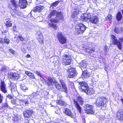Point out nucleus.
<instances>
[{
  "label": "nucleus",
  "mask_w": 123,
  "mask_h": 123,
  "mask_svg": "<svg viewBox=\"0 0 123 123\" xmlns=\"http://www.w3.org/2000/svg\"><path fill=\"white\" fill-rule=\"evenodd\" d=\"M56 19H51L49 22V25L50 27L56 30L57 27L55 23L60 20H62L63 18V16L62 13L61 12H57L56 16Z\"/></svg>",
  "instance_id": "nucleus-1"
},
{
  "label": "nucleus",
  "mask_w": 123,
  "mask_h": 123,
  "mask_svg": "<svg viewBox=\"0 0 123 123\" xmlns=\"http://www.w3.org/2000/svg\"><path fill=\"white\" fill-rule=\"evenodd\" d=\"M107 99L103 97L98 98L95 103L96 106L102 110H105L106 106V103Z\"/></svg>",
  "instance_id": "nucleus-2"
},
{
  "label": "nucleus",
  "mask_w": 123,
  "mask_h": 123,
  "mask_svg": "<svg viewBox=\"0 0 123 123\" xmlns=\"http://www.w3.org/2000/svg\"><path fill=\"white\" fill-rule=\"evenodd\" d=\"M61 85L59 84L56 80H55L54 85L56 88L61 91L64 92L66 93L68 92V91L66 85L62 80H60Z\"/></svg>",
  "instance_id": "nucleus-3"
},
{
  "label": "nucleus",
  "mask_w": 123,
  "mask_h": 123,
  "mask_svg": "<svg viewBox=\"0 0 123 123\" xmlns=\"http://www.w3.org/2000/svg\"><path fill=\"white\" fill-rule=\"evenodd\" d=\"M86 28V26L83 24H79L76 26L75 32L78 34L82 33L85 30Z\"/></svg>",
  "instance_id": "nucleus-4"
},
{
  "label": "nucleus",
  "mask_w": 123,
  "mask_h": 123,
  "mask_svg": "<svg viewBox=\"0 0 123 123\" xmlns=\"http://www.w3.org/2000/svg\"><path fill=\"white\" fill-rule=\"evenodd\" d=\"M62 58V63L63 65H66L70 64L71 60L69 55L64 54Z\"/></svg>",
  "instance_id": "nucleus-5"
},
{
  "label": "nucleus",
  "mask_w": 123,
  "mask_h": 123,
  "mask_svg": "<svg viewBox=\"0 0 123 123\" xmlns=\"http://www.w3.org/2000/svg\"><path fill=\"white\" fill-rule=\"evenodd\" d=\"M57 37L59 41L61 44H64L66 43L67 39L62 35L61 32H58Z\"/></svg>",
  "instance_id": "nucleus-6"
},
{
  "label": "nucleus",
  "mask_w": 123,
  "mask_h": 123,
  "mask_svg": "<svg viewBox=\"0 0 123 123\" xmlns=\"http://www.w3.org/2000/svg\"><path fill=\"white\" fill-rule=\"evenodd\" d=\"M111 38L112 40L113 44V45H116L119 49H121V43L119 40H117L116 37L113 35H112Z\"/></svg>",
  "instance_id": "nucleus-7"
},
{
  "label": "nucleus",
  "mask_w": 123,
  "mask_h": 123,
  "mask_svg": "<svg viewBox=\"0 0 123 123\" xmlns=\"http://www.w3.org/2000/svg\"><path fill=\"white\" fill-rule=\"evenodd\" d=\"M79 88L80 91L84 92L88 88L87 84L84 81L81 82L79 83Z\"/></svg>",
  "instance_id": "nucleus-8"
},
{
  "label": "nucleus",
  "mask_w": 123,
  "mask_h": 123,
  "mask_svg": "<svg viewBox=\"0 0 123 123\" xmlns=\"http://www.w3.org/2000/svg\"><path fill=\"white\" fill-rule=\"evenodd\" d=\"M84 109L86 111L87 113H90L93 114L94 113L93 110V106L92 105L88 104L85 105L84 106Z\"/></svg>",
  "instance_id": "nucleus-9"
},
{
  "label": "nucleus",
  "mask_w": 123,
  "mask_h": 123,
  "mask_svg": "<svg viewBox=\"0 0 123 123\" xmlns=\"http://www.w3.org/2000/svg\"><path fill=\"white\" fill-rule=\"evenodd\" d=\"M90 16L89 19L91 22L96 24L99 22V19L97 16L92 14H90Z\"/></svg>",
  "instance_id": "nucleus-10"
},
{
  "label": "nucleus",
  "mask_w": 123,
  "mask_h": 123,
  "mask_svg": "<svg viewBox=\"0 0 123 123\" xmlns=\"http://www.w3.org/2000/svg\"><path fill=\"white\" fill-rule=\"evenodd\" d=\"M73 10V12L72 14V17L73 18H74V20L76 21L78 20L79 19L77 17V15L79 13V8L77 7H75Z\"/></svg>",
  "instance_id": "nucleus-11"
},
{
  "label": "nucleus",
  "mask_w": 123,
  "mask_h": 123,
  "mask_svg": "<svg viewBox=\"0 0 123 123\" xmlns=\"http://www.w3.org/2000/svg\"><path fill=\"white\" fill-rule=\"evenodd\" d=\"M8 75L9 78L15 80H17L20 77V74L16 73L10 72Z\"/></svg>",
  "instance_id": "nucleus-12"
},
{
  "label": "nucleus",
  "mask_w": 123,
  "mask_h": 123,
  "mask_svg": "<svg viewBox=\"0 0 123 123\" xmlns=\"http://www.w3.org/2000/svg\"><path fill=\"white\" fill-rule=\"evenodd\" d=\"M63 112L66 115L72 118H74L75 116V114L73 113L71 110L69 109L65 108Z\"/></svg>",
  "instance_id": "nucleus-13"
},
{
  "label": "nucleus",
  "mask_w": 123,
  "mask_h": 123,
  "mask_svg": "<svg viewBox=\"0 0 123 123\" xmlns=\"http://www.w3.org/2000/svg\"><path fill=\"white\" fill-rule=\"evenodd\" d=\"M33 113V111L30 109L26 110L23 112V115L25 118H28L30 117Z\"/></svg>",
  "instance_id": "nucleus-14"
},
{
  "label": "nucleus",
  "mask_w": 123,
  "mask_h": 123,
  "mask_svg": "<svg viewBox=\"0 0 123 123\" xmlns=\"http://www.w3.org/2000/svg\"><path fill=\"white\" fill-rule=\"evenodd\" d=\"M27 5V2L26 0H19L18 5L21 8H25Z\"/></svg>",
  "instance_id": "nucleus-15"
},
{
  "label": "nucleus",
  "mask_w": 123,
  "mask_h": 123,
  "mask_svg": "<svg viewBox=\"0 0 123 123\" xmlns=\"http://www.w3.org/2000/svg\"><path fill=\"white\" fill-rule=\"evenodd\" d=\"M117 117L120 120H123V110L121 109L117 113Z\"/></svg>",
  "instance_id": "nucleus-16"
},
{
  "label": "nucleus",
  "mask_w": 123,
  "mask_h": 123,
  "mask_svg": "<svg viewBox=\"0 0 123 123\" xmlns=\"http://www.w3.org/2000/svg\"><path fill=\"white\" fill-rule=\"evenodd\" d=\"M0 88L1 91L5 93L7 92V90L6 88V85L4 81H1Z\"/></svg>",
  "instance_id": "nucleus-17"
},
{
  "label": "nucleus",
  "mask_w": 123,
  "mask_h": 123,
  "mask_svg": "<svg viewBox=\"0 0 123 123\" xmlns=\"http://www.w3.org/2000/svg\"><path fill=\"white\" fill-rule=\"evenodd\" d=\"M90 13H88V14H82L81 15V19L83 21H87L88 19H89V18H90Z\"/></svg>",
  "instance_id": "nucleus-18"
},
{
  "label": "nucleus",
  "mask_w": 123,
  "mask_h": 123,
  "mask_svg": "<svg viewBox=\"0 0 123 123\" xmlns=\"http://www.w3.org/2000/svg\"><path fill=\"white\" fill-rule=\"evenodd\" d=\"M73 101L75 106L77 110L79 111L80 113L81 114V107L78 102L74 99H73Z\"/></svg>",
  "instance_id": "nucleus-19"
},
{
  "label": "nucleus",
  "mask_w": 123,
  "mask_h": 123,
  "mask_svg": "<svg viewBox=\"0 0 123 123\" xmlns=\"http://www.w3.org/2000/svg\"><path fill=\"white\" fill-rule=\"evenodd\" d=\"M55 80L52 79L50 77L49 78L48 80L45 81V83L49 86H50L54 84Z\"/></svg>",
  "instance_id": "nucleus-20"
},
{
  "label": "nucleus",
  "mask_w": 123,
  "mask_h": 123,
  "mask_svg": "<svg viewBox=\"0 0 123 123\" xmlns=\"http://www.w3.org/2000/svg\"><path fill=\"white\" fill-rule=\"evenodd\" d=\"M90 74L87 70H85L83 71L81 77L83 79H86L90 76Z\"/></svg>",
  "instance_id": "nucleus-21"
},
{
  "label": "nucleus",
  "mask_w": 123,
  "mask_h": 123,
  "mask_svg": "<svg viewBox=\"0 0 123 123\" xmlns=\"http://www.w3.org/2000/svg\"><path fill=\"white\" fill-rule=\"evenodd\" d=\"M84 92L87 95H91L94 93V90L92 88H88Z\"/></svg>",
  "instance_id": "nucleus-22"
},
{
  "label": "nucleus",
  "mask_w": 123,
  "mask_h": 123,
  "mask_svg": "<svg viewBox=\"0 0 123 123\" xmlns=\"http://www.w3.org/2000/svg\"><path fill=\"white\" fill-rule=\"evenodd\" d=\"M76 100L77 102H78L81 105H82L84 104V99L80 96H77Z\"/></svg>",
  "instance_id": "nucleus-23"
},
{
  "label": "nucleus",
  "mask_w": 123,
  "mask_h": 123,
  "mask_svg": "<svg viewBox=\"0 0 123 123\" xmlns=\"http://www.w3.org/2000/svg\"><path fill=\"white\" fill-rule=\"evenodd\" d=\"M43 8V7L40 5L37 6L34 8L33 10L32 11L36 12L37 11L40 12L41 11Z\"/></svg>",
  "instance_id": "nucleus-24"
},
{
  "label": "nucleus",
  "mask_w": 123,
  "mask_h": 123,
  "mask_svg": "<svg viewBox=\"0 0 123 123\" xmlns=\"http://www.w3.org/2000/svg\"><path fill=\"white\" fill-rule=\"evenodd\" d=\"M25 74L27 75L31 79H33L35 78V76L33 73L27 71H25Z\"/></svg>",
  "instance_id": "nucleus-25"
},
{
  "label": "nucleus",
  "mask_w": 123,
  "mask_h": 123,
  "mask_svg": "<svg viewBox=\"0 0 123 123\" xmlns=\"http://www.w3.org/2000/svg\"><path fill=\"white\" fill-rule=\"evenodd\" d=\"M80 67L81 69L83 71V68H86V67L87 64L86 63L85 61H83L80 64Z\"/></svg>",
  "instance_id": "nucleus-26"
},
{
  "label": "nucleus",
  "mask_w": 123,
  "mask_h": 123,
  "mask_svg": "<svg viewBox=\"0 0 123 123\" xmlns=\"http://www.w3.org/2000/svg\"><path fill=\"white\" fill-rule=\"evenodd\" d=\"M60 2V1L58 0L55 1L53 3L51 4L50 7L52 8H54L58 5V4Z\"/></svg>",
  "instance_id": "nucleus-27"
},
{
  "label": "nucleus",
  "mask_w": 123,
  "mask_h": 123,
  "mask_svg": "<svg viewBox=\"0 0 123 123\" xmlns=\"http://www.w3.org/2000/svg\"><path fill=\"white\" fill-rule=\"evenodd\" d=\"M122 16L121 13L120 12H118L116 16V18L118 21H120L122 19Z\"/></svg>",
  "instance_id": "nucleus-28"
},
{
  "label": "nucleus",
  "mask_w": 123,
  "mask_h": 123,
  "mask_svg": "<svg viewBox=\"0 0 123 123\" xmlns=\"http://www.w3.org/2000/svg\"><path fill=\"white\" fill-rule=\"evenodd\" d=\"M57 11L55 10H53L50 13V14L48 16L49 18H51L53 16L57 14Z\"/></svg>",
  "instance_id": "nucleus-29"
},
{
  "label": "nucleus",
  "mask_w": 123,
  "mask_h": 123,
  "mask_svg": "<svg viewBox=\"0 0 123 123\" xmlns=\"http://www.w3.org/2000/svg\"><path fill=\"white\" fill-rule=\"evenodd\" d=\"M20 88L21 90L24 92H26L28 90V87L24 85H21Z\"/></svg>",
  "instance_id": "nucleus-30"
},
{
  "label": "nucleus",
  "mask_w": 123,
  "mask_h": 123,
  "mask_svg": "<svg viewBox=\"0 0 123 123\" xmlns=\"http://www.w3.org/2000/svg\"><path fill=\"white\" fill-rule=\"evenodd\" d=\"M37 35L39 37H38V40L40 41H41L42 42H43V36L42 35V34L41 32L39 31L37 32Z\"/></svg>",
  "instance_id": "nucleus-31"
},
{
  "label": "nucleus",
  "mask_w": 123,
  "mask_h": 123,
  "mask_svg": "<svg viewBox=\"0 0 123 123\" xmlns=\"http://www.w3.org/2000/svg\"><path fill=\"white\" fill-rule=\"evenodd\" d=\"M11 2L15 8H16L18 7L17 2L15 0H11Z\"/></svg>",
  "instance_id": "nucleus-32"
},
{
  "label": "nucleus",
  "mask_w": 123,
  "mask_h": 123,
  "mask_svg": "<svg viewBox=\"0 0 123 123\" xmlns=\"http://www.w3.org/2000/svg\"><path fill=\"white\" fill-rule=\"evenodd\" d=\"M67 72L68 73L71 72H75L76 70L74 68H73L71 67L69 68L67 70Z\"/></svg>",
  "instance_id": "nucleus-33"
},
{
  "label": "nucleus",
  "mask_w": 123,
  "mask_h": 123,
  "mask_svg": "<svg viewBox=\"0 0 123 123\" xmlns=\"http://www.w3.org/2000/svg\"><path fill=\"white\" fill-rule=\"evenodd\" d=\"M68 77L70 78L74 77L76 74V72L68 73Z\"/></svg>",
  "instance_id": "nucleus-34"
},
{
  "label": "nucleus",
  "mask_w": 123,
  "mask_h": 123,
  "mask_svg": "<svg viewBox=\"0 0 123 123\" xmlns=\"http://www.w3.org/2000/svg\"><path fill=\"white\" fill-rule=\"evenodd\" d=\"M9 69V68L8 67H6V66H3L0 69V70L2 72H5L6 71H7Z\"/></svg>",
  "instance_id": "nucleus-35"
},
{
  "label": "nucleus",
  "mask_w": 123,
  "mask_h": 123,
  "mask_svg": "<svg viewBox=\"0 0 123 123\" xmlns=\"http://www.w3.org/2000/svg\"><path fill=\"white\" fill-rule=\"evenodd\" d=\"M88 47L87 48H86V51L89 54H91L92 53L94 52V50L90 49H88Z\"/></svg>",
  "instance_id": "nucleus-36"
},
{
  "label": "nucleus",
  "mask_w": 123,
  "mask_h": 123,
  "mask_svg": "<svg viewBox=\"0 0 123 123\" xmlns=\"http://www.w3.org/2000/svg\"><path fill=\"white\" fill-rule=\"evenodd\" d=\"M112 19V16L111 14L109 15L106 18V19L107 20H109L110 21V22L111 23L112 22L111 19Z\"/></svg>",
  "instance_id": "nucleus-37"
},
{
  "label": "nucleus",
  "mask_w": 123,
  "mask_h": 123,
  "mask_svg": "<svg viewBox=\"0 0 123 123\" xmlns=\"http://www.w3.org/2000/svg\"><path fill=\"white\" fill-rule=\"evenodd\" d=\"M6 25L7 27H10L12 26V23H11L10 21L8 20L7 21Z\"/></svg>",
  "instance_id": "nucleus-38"
},
{
  "label": "nucleus",
  "mask_w": 123,
  "mask_h": 123,
  "mask_svg": "<svg viewBox=\"0 0 123 123\" xmlns=\"http://www.w3.org/2000/svg\"><path fill=\"white\" fill-rule=\"evenodd\" d=\"M12 10H13V14H17L18 16L19 15V14L18 12V11L16 9H13L12 8H11Z\"/></svg>",
  "instance_id": "nucleus-39"
},
{
  "label": "nucleus",
  "mask_w": 123,
  "mask_h": 123,
  "mask_svg": "<svg viewBox=\"0 0 123 123\" xmlns=\"http://www.w3.org/2000/svg\"><path fill=\"white\" fill-rule=\"evenodd\" d=\"M121 31V29L117 27H116L114 30V31L117 33H119Z\"/></svg>",
  "instance_id": "nucleus-40"
},
{
  "label": "nucleus",
  "mask_w": 123,
  "mask_h": 123,
  "mask_svg": "<svg viewBox=\"0 0 123 123\" xmlns=\"http://www.w3.org/2000/svg\"><path fill=\"white\" fill-rule=\"evenodd\" d=\"M4 40L5 42L7 43V44H8L9 43V39L7 38V37H5V38H4Z\"/></svg>",
  "instance_id": "nucleus-41"
},
{
  "label": "nucleus",
  "mask_w": 123,
  "mask_h": 123,
  "mask_svg": "<svg viewBox=\"0 0 123 123\" xmlns=\"http://www.w3.org/2000/svg\"><path fill=\"white\" fill-rule=\"evenodd\" d=\"M78 8H79V13H80V12H83L84 11V9L81 7H80Z\"/></svg>",
  "instance_id": "nucleus-42"
},
{
  "label": "nucleus",
  "mask_w": 123,
  "mask_h": 123,
  "mask_svg": "<svg viewBox=\"0 0 123 123\" xmlns=\"http://www.w3.org/2000/svg\"><path fill=\"white\" fill-rule=\"evenodd\" d=\"M10 86L11 88V89L12 90V89L15 88V85L14 84H12L10 85Z\"/></svg>",
  "instance_id": "nucleus-43"
},
{
  "label": "nucleus",
  "mask_w": 123,
  "mask_h": 123,
  "mask_svg": "<svg viewBox=\"0 0 123 123\" xmlns=\"http://www.w3.org/2000/svg\"><path fill=\"white\" fill-rule=\"evenodd\" d=\"M3 96L1 95V94H0V103H2V101L3 100Z\"/></svg>",
  "instance_id": "nucleus-44"
},
{
  "label": "nucleus",
  "mask_w": 123,
  "mask_h": 123,
  "mask_svg": "<svg viewBox=\"0 0 123 123\" xmlns=\"http://www.w3.org/2000/svg\"><path fill=\"white\" fill-rule=\"evenodd\" d=\"M9 52L12 53V54H15V51L12 49H9Z\"/></svg>",
  "instance_id": "nucleus-45"
},
{
  "label": "nucleus",
  "mask_w": 123,
  "mask_h": 123,
  "mask_svg": "<svg viewBox=\"0 0 123 123\" xmlns=\"http://www.w3.org/2000/svg\"><path fill=\"white\" fill-rule=\"evenodd\" d=\"M13 120L15 121H17L18 120V118L17 116H15L14 117Z\"/></svg>",
  "instance_id": "nucleus-46"
},
{
  "label": "nucleus",
  "mask_w": 123,
  "mask_h": 123,
  "mask_svg": "<svg viewBox=\"0 0 123 123\" xmlns=\"http://www.w3.org/2000/svg\"><path fill=\"white\" fill-rule=\"evenodd\" d=\"M35 73L37 74L38 76H39L41 77H42V76L41 75L40 73L39 72L37 71L35 72Z\"/></svg>",
  "instance_id": "nucleus-47"
},
{
  "label": "nucleus",
  "mask_w": 123,
  "mask_h": 123,
  "mask_svg": "<svg viewBox=\"0 0 123 123\" xmlns=\"http://www.w3.org/2000/svg\"><path fill=\"white\" fill-rule=\"evenodd\" d=\"M23 102H24L25 104H27L29 103V102L27 100H23Z\"/></svg>",
  "instance_id": "nucleus-48"
},
{
  "label": "nucleus",
  "mask_w": 123,
  "mask_h": 123,
  "mask_svg": "<svg viewBox=\"0 0 123 123\" xmlns=\"http://www.w3.org/2000/svg\"><path fill=\"white\" fill-rule=\"evenodd\" d=\"M18 37L21 41H24V39L22 37L20 36H18Z\"/></svg>",
  "instance_id": "nucleus-49"
},
{
  "label": "nucleus",
  "mask_w": 123,
  "mask_h": 123,
  "mask_svg": "<svg viewBox=\"0 0 123 123\" xmlns=\"http://www.w3.org/2000/svg\"><path fill=\"white\" fill-rule=\"evenodd\" d=\"M7 98H8L9 99H11L12 98L11 95H8L7 96Z\"/></svg>",
  "instance_id": "nucleus-50"
},
{
  "label": "nucleus",
  "mask_w": 123,
  "mask_h": 123,
  "mask_svg": "<svg viewBox=\"0 0 123 123\" xmlns=\"http://www.w3.org/2000/svg\"><path fill=\"white\" fill-rule=\"evenodd\" d=\"M120 42V41L122 43L123 42V38L119 39Z\"/></svg>",
  "instance_id": "nucleus-51"
},
{
  "label": "nucleus",
  "mask_w": 123,
  "mask_h": 123,
  "mask_svg": "<svg viewBox=\"0 0 123 123\" xmlns=\"http://www.w3.org/2000/svg\"><path fill=\"white\" fill-rule=\"evenodd\" d=\"M2 39L0 38V43H2Z\"/></svg>",
  "instance_id": "nucleus-52"
},
{
  "label": "nucleus",
  "mask_w": 123,
  "mask_h": 123,
  "mask_svg": "<svg viewBox=\"0 0 123 123\" xmlns=\"http://www.w3.org/2000/svg\"><path fill=\"white\" fill-rule=\"evenodd\" d=\"M5 106L6 107H8V105L7 104H5Z\"/></svg>",
  "instance_id": "nucleus-53"
},
{
  "label": "nucleus",
  "mask_w": 123,
  "mask_h": 123,
  "mask_svg": "<svg viewBox=\"0 0 123 123\" xmlns=\"http://www.w3.org/2000/svg\"><path fill=\"white\" fill-rule=\"evenodd\" d=\"M26 56L27 58L30 57V55H27Z\"/></svg>",
  "instance_id": "nucleus-54"
},
{
  "label": "nucleus",
  "mask_w": 123,
  "mask_h": 123,
  "mask_svg": "<svg viewBox=\"0 0 123 123\" xmlns=\"http://www.w3.org/2000/svg\"><path fill=\"white\" fill-rule=\"evenodd\" d=\"M13 28H14V29H15V28H16V27H14V26H13Z\"/></svg>",
  "instance_id": "nucleus-55"
},
{
  "label": "nucleus",
  "mask_w": 123,
  "mask_h": 123,
  "mask_svg": "<svg viewBox=\"0 0 123 123\" xmlns=\"http://www.w3.org/2000/svg\"><path fill=\"white\" fill-rule=\"evenodd\" d=\"M122 13L123 14V9L122 10Z\"/></svg>",
  "instance_id": "nucleus-56"
}]
</instances>
